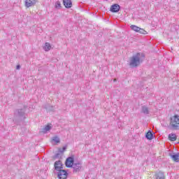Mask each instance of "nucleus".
<instances>
[{
	"instance_id": "nucleus-1",
	"label": "nucleus",
	"mask_w": 179,
	"mask_h": 179,
	"mask_svg": "<svg viewBox=\"0 0 179 179\" xmlns=\"http://www.w3.org/2000/svg\"><path fill=\"white\" fill-rule=\"evenodd\" d=\"M141 57L145 58V54L137 52L136 55H133L130 58L129 66L131 68H137V66H139V65L143 62Z\"/></svg>"
},
{
	"instance_id": "nucleus-2",
	"label": "nucleus",
	"mask_w": 179,
	"mask_h": 179,
	"mask_svg": "<svg viewBox=\"0 0 179 179\" xmlns=\"http://www.w3.org/2000/svg\"><path fill=\"white\" fill-rule=\"evenodd\" d=\"M26 106H24L22 108L15 109L14 110V122L22 121L26 118Z\"/></svg>"
},
{
	"instance_id": "nucleus-3",
	"label": "nucleus",
	"mask_w": 179,
	"mask_h": 179,
	"mask_svg": "<svg viewBox=\"0 0 179 179\" xmlns=\"http://www.w3.org/2000/svg\"><path fill=\"white\" fill-rule=\"evenodd\" d=\"M171 125L174 129H179V115H175L171 117Z\"/></svg>"
},
{
	"instance_id": "nucleus-4",
	"label": "nucleus",
	"mask_w": 179,
	"mask_h": 179,
	"mask_svg": "<svg viewBox=\"0 0 179 179\" xmlns=\"http://www.w3.org/2000/svg\"><path fill=\"white\" fill-rule=\"evenodd\" d=\"M74 164H75L74 155H71V157H67L64 163L66 167H67L68 169H72V167H73Z\"/></svg>"
},
{
	"instance_id": "nucleus-5",
	"label": "nucleus",
	"mask_w": 179,
	"mask_h": 179,
	"mask_svg": "<svg viewBox=\"0 0 179 179\" xmlns=\"http://www.w3.org/2000/svg\"><path fill=\"white\" fill-rule=\"evenodd\" d=\"M68 176V171L65 169H60L57 171V178L59 179H67Z\"/></svg>"
},
{
	"instance_id": "nucleus-6",
	"label": "nucleus",
	"mask_w": 179,
	"mask_h": 179,
	"mask_svg": "<svg viewBox=\"0 0 179 179\" xmlns=\"http://www.w3.org/2000/svg\"><path fill=\"white\" fill-rule=\"evenodd\" d=\"M120 10L121 6L117 3L112 5L110 8V11L112 12V13H117V12H120Z\"/></svg>"
},
{
	"instance_id": "nucleus-7",
	"label": "nucleus",
	"mask_w": 179,
	"mask_h": 179,
	"mask_svg": "<svg viewBox=\"0 0 179 179\" xmlns=\"http://www.w3.org/2000/svg\"><path fill=\"white\" fill-rule=\"evenodd\" d=\"M54 167H55V171H58L64 169V164H62V161L61 160L56 161L54 164Z\"/></svg>"
},
{
	"instance_id": "nucleus-8",
	"label": "nucleus",
	"mask_w": 179,
	"mask_h": 179,
	"mask_svg": "<svg viewBox=\"0 0 179 179\" xmlns=\"http://www.w3.org/2000/svg\"><path fill=\"white\" fill-rule=\"evenodd\" d=\"M71 169H73V173H79L82 170V164L80 162L74 163Z\"/></svg>"
},
{
	"instance_id": "nucleus-9",
	"label": "nucleus",
	"mask_w": 179,
	"mask_h": 179,
	"mask_svg": "<svg viewBox=\"0 0 179 179\" xmlns=\"http://www.w3.org/2000/svg\"><path fill=\"white\" fill-rule=\"evenodd\" d=\"M36 2V0H25V7L31 8V6H34Z\"/></svg>"
},
{
	"instance_id": "nucleus-10",
	"label": "nucleus",
	"mask_w": 179,
	"mask_h": 179,
	"mask_svg": "<svg viewBox=\"0 0 179 179\" xmlns=\"http://www.w3.org/2000/svg\"><path fill=\"white\" fill-rule=\"evenodd\" d=\"M63 4L66 9H70V8H72L71 0H63Z\"/></svg>"
},
{
	"instance_id": "nucleus-11",
	"label": "nucleus",
	"mask_w": 179,
	"mask_h": 179,
	"mask_svg": "<svg viewBox=\"0 0 179 179\" xmlns=\"http://www.w3.org/2000/svg\"><path fill=\"white\" fill-rule=\"evenodd\" d=\"M169 156L171 157V159L173 160V162H176V163H178L179 162V153H169Z\"/></svg>"
},
{
	"instance_id": "nucleus-12",
	"label": "nucleus",
	"mask_w": 179,
	"mask_h": 179,
	"mask_svg": "<svg viewBox=\"0 0 179 179\" xmlns=\"http://www.w3.org/2000/svg\"><path fill=\"white\" fill-rule=\"evenodd\" d=\"M52 128L50 124L46 125L44 128L40 131L41 134H47Z\"/></svg>"
},
{
	"instance_id": "nucleus-13",
	"label": "nucleus",
	"mask_w": 179,
	"mask_h": 179,
	"mask_svg": "<svg viewBox=\"0 0 179 179\" xmlns=\"http://www.w3.org/2000/svg\"><path fill=\"white\" fill-rule=\"evenodd\" d=\"M145 138L148 139V141H152V139H153V133H152V131L149 130L145 134Z\"/></svg>"
},
{
	"instance_id": "nucleus-14",
	"label": "nucleus",
	"mask_w": 179,
	"mask_h": 179,
	"mask_svg": "<svg viewBox=\"0 0 179 179\" xmlns=\"http://www.w3.org/2000/svg\"><path fill=\"white\" fill-rule=\"evenodd\" d=\"M169 139L171 142H176L177 141V135L176 134H169Z\"/></svg>"
},
{
	"instance_id": "nucleus-15",
	"label": "nucleus",
	"mask_w": 179,
	"mask_h": 179,
	"mask_svg": "<svg viewBox=\"0 0 179 179\" xmlns=\"http://www.w3.org/2000/svg\"><path fill=\"white\" fill-rule=\"evenodd\" d=\"M43 107L47 111H55V107H54L50 104H45V105H44Z\"/></svg>"
},
{
	"instance_id": "nucleus-16",
	"label": "nucleus",
	"mask_w": 179,
	"mask_h": 179,
	"mask_svg": "<svg viewBox=\"0 0 179 179\" xmlns=\"http://www.w3.org/2000/svg\"><path fill=\"white\" fill-rule=\"evenodd\" d=\"M156 179H164V173L159 171L156 175Z\"/></svg>"
},
{
	"instance_id": "nucleus-17",
	"label": "nucleus",
	"mask_w": 179,
	"mask_h": 179,
	"mask_svg": "<svg viewBox=\"0 0 179 179\" xmlns=\"http://www.w3.org/2000/svg\"><path fill=\"white\" fill-rule=\"evenodd\" d=\"M141 108H142V113H143V114H145V115L149 114V108H148V106H143L141 107Z\"/></svg>"
},
{
	"instance_id": "nucleus-18",
	"label": "nucleus",
	"mask_w": 179,
	"mask_h": 179,
	"mask_svg": "<svg viewBox=\"0 0 179 179\" xmlns=\"http://www.w3.org/2000/svg\"><path fill=\"white\" fill-rule=\"evenodd\" d=\"M43 48L45 51H50V50H51V45L50 44V43L46 42Z\"/></svg>"
},
{
	"instance_id": "nucleus-19",
	"label": "nucleus",
	"mask_w": 179,
	"mask_h": 179,
	"mask_svg": "<svg viewBox=\"0 0 179 179\" xmlns=\"http://www.w3.org/2000/svg\"><path fill=\"white\" fill-rule=\"evenodd\" d=\"M131 30H134V31H136V33H138V31H139V30H141V27L136 26V25H131Z\"/></svg>"
},
{
	"instance_id": "nucleus-20",
	"label": "nucleus",
	"mask_w": 179,
	"mask_h": 179,
	"mask_svg": "<svg viewBox=\"0 0 179 179\" xmlns=\"http://www.w3.org/2000/svg\"><path fill=\"white\" fill-rule=\"evenodd\" d=\"M61 152L59 151V150H57V153H56L54 156H53V159H60L61 158Z\"/></svg>"
},
{
	"instance_id": "nucleus-21",
	"label": "nucleus",
	"mask_w": 179,
	"mask_h": 179,
	"mask_svg": "<svg viewBox=\"0 0 179 179\" xmlns=\"http://www.w3.org/2000/svg\"><path fill=\"white\" fill-rule=\"evenodd\" d=\"M52 141L55 142V143H59L61 142V140H59V138L57 136L53 137Z\"/></svg>"
},
{
	"instance_id": "nucleus-22",
	"label": "nucleus",
	"mask_w": 179,
	"mask_h": 179,
	"mask_svg": "<svg viewBox=\"0 0 179 179\" xmlns=\"http://www.w3.org/2000/svg\"><path fill=\"white\" fill-rule=\"evenodd\" d=\"M138 33H140V34H148V31L142 28H140V29H138Z\"/></svg>"
},
{
	"instance_id": "nucleus-23",
	"label": "nucleus",
	"mask_w": 179,
	"mask_h": 179,
	"mask_svg": "<svg viewBox=\"0 0 179 179\" xmlns=\"http://www.w3.org/2000/svg\"><path fill=\"white\" fill-rule=\"evenodd\" d=\"M55 8L56 9H59V8H61V2L57 1L55 3Z\"/></svg>"
},
{
	"instance_id": "nucleus-24",
	"label": "nucleus",
	"mask_w": 179,
	"mask_h": 179,
	"mask_svg": "<svg viewBox=\"0 0 179 179\" xmlns=\"http://www.w3.org/2000/svg\"><path fill=\"white\" fill-rule=\"evenodd\" d=\"M65 150H66V146H64L62 148H59L58 151L63 153Z\"/></svg>"
},
{
	"instance_id": "nucleus-25",
	"label": "nucleus",
	"mask_w": 179,
	"mask_h": 179,
	"mask_svg": "<svg viewBox=\"0 0 179 179\" xmlns=\"http://www.w3.org/2000/svg\"><path fill=\"white\" fill-rule=\"evenodd\" d=\"M16 69L17 70L20 69V64L17 65Z\"/></svg>"
},
{
	"instance_id": "nucleus-26",
	"label": "nucleus",
	"mask_w": 179,
	"mask_h": 179,
	"mask_svg": "<svg viewBox=\"0 0 179 179\" xmlns=\"http://www.w3.org/2000/svg\"><path fill=\"white\" fill-rule=\"evenodd\" d=\"M22 130H24V127H22Z\"/></svg>"
}]
</instances>
